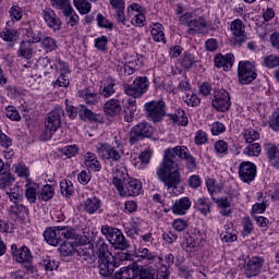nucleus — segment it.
Listing matches in <instances>:
<instances>
[{
  "instance_id": "e2e57ef3",
  "label": "nucleus",
  "mask_w": 279,
  "mask_h": 279,
  "mask_svg": "<svg viewBox=\"0 0 279 279\" xmlns=\"http://www.w3.org/2000/svg\"><path fill=\"white\" fill-rule=\"evenodd\" d=\"M9 12L12 21H21V19H23V9L19 5H13Z\"/></svg>"
},
{
  "instance_id": "4be33fe9",
  "label": "nucleus",
  "mask_w": 279,
  "mask_h": 279,
  "mask_svg": "<svg viewBox=\"0 0 279 279\" xmlns=\"http://www.w3.org/2000/svg\"><path fill=\"white\" fill-rule=\"evenodd\" d=\"M104 110L109 117H117L123 108L119 99H110L105 104Z\"/></svg>"
},
{
  "instance_id": "f3484780",
  "label": "nucleus",
  "mask_w": 279,
  "mask_h": 279,
  "mask_svg": "<svg viewBox=\"0 0 279 279\" xmlns=\"http://www.w3.org/2000/svg\"><path fill=\"white\" fill-rule=\"evenodd\" d=\"M204 29H208V22H206V19H204L203 16L192 19V22H190L187 34H190L191 36L195 34H204Z\"/></svg>"
},
{
  "instance_id": "5fc2aeb1",
  "label": "nucleus",
  "mask_w": 279,
  "mask_h": 279,
  "mask_svg": "<svg viewBox=\"0 0 279 279\" xmlns=\"http://www.w3.org/2000/svg\"><path fill=\"white\" fill-rule=\"evenodd\" d=\"M264 64L265 66H267V69H276V66H279V57H276L274 54L265 57Z\"/></svg>"
},
{
  "instance_id": "6ab92c4d",
  "label": "nucleus",
  "mask_w": 279,
  "mask_h": 279,
  "mask_svg": "<svg viewBox=\"0 0 279 279\" xmlns=\"http://www.w3.org/2000/svg\"><path fill=\"white\" fill-rule=\"evenodd\" d=\"M191 208V198L183 197L174 202L172 205L173 215H184Z\"/></svg>"
},
{
  "instance_id": "7c9ffc66",
  "label": "nucleus",
  "mask_w": 279,
  "mask_h": 279,
  "mask_svg": "<svg viewBox=\"0 0 279 279\" xmlns=\"http://www.w3.org/2000/svg\"><path fill=\"white\" fill-rule=\"evenodd\" d=\"M114 86H117V81L112 78H108L102 90H100V95L105 98L112 97V95L117 93V90L114 89Z\"/></svg>"
},
{
  "instance_id": "9b49d317",
  "label": "nucleus",
  "mask_w": 279,
  "mask_h": 279,
  "mask_svg": "<svg viewBox=\"0 0 279 279\" xmlns=\"http://www.w3.org/2000/svg\"><path fill=\"white\" fill-rule=\"evenodd\" d=\"M62 117H64V109L62 107H56L46 116L45 128L52 131H58L62 125Z\"/></svg>"
},
{
  "instance_id": "3c124183",
  "label": "nucleus",
  "mask_w": 279,
  "mask_h": 279,
  "mask_svg": "<svg viewBox=\"0 0 279 279\" xmlns=\"http://www.w3.org/2000/svg\"><path fill=\"white\" fill-rule=\"evenodd\" d=\"M95 47L98 51H108V37L101 36L95 39Z\"/></svg>"
},
{
  "instance_id": "6e6d98bb",
  "label": "nucleus",
  "mask_w": 279,
  "mask_h": 279,
  "mask_svg": "<svg viewBox=\"0 0 279 279\" xmlns=\"http://www.w3.org/2000/svg\"><path fill=\"white\" fill-rule=\"evenodd\" d=\"M80 117H84L85 119H88L89 121H97V116L95 112L86 108V106L81 105L80 109Z\"/></svg>"
},
{
  "instance_id": "c9c22d12",
  "label": "nucleus",
  "mask_w": 279,
  "mask_h": 279,
  "mask_svg": "<svg viewBox=\"0 0 279 279\" xmlns=\"http://www.w3.org/2000/svg\"><path fill=\"white\" fill-rule=\"evenodd\" d=\"M151 36L155 43H167V40H165V33L162 32V24L154 25Z\"/></svg>"
},
{
  "instance_id": "37998d69",
  "label": "nucleus",
  "mask_w": 279,
  "mask_h": 279,
  "mask_svg": "<svg viewBox=\"0 0 279 279\" xmlns=\"http://www.w3.org/2000/svg\"><path fill=\"white\" fill-rule=\"evenodd\" d=\"M124 93L125 95H128L129 97H133L134 99L143 97V94L134 83L131 85H124Z\"/></svg>"
},
{
  "instance_id": "ea45409f",
  "label": "nucleus",
  "mask_w": 279,
  "mask_h": 279,
  "mask_svg": "<svg viewBox=\"0 0 279 279\" xmlns=\"http://www.w3.org/2000/svg\"><path fill=\"white\" fill-rule=\"evenodd\" d=\"M74 5L76 10H78L80 14H88V12H90V9L93 8L90 5V2L86 0H74Z\"/></svg>"
},
{
  "instance_id": "79ce46f5",
  "label": "nucleus",
  "mask_w": 279,
  "mask_h": 279,
  "mask_svg": "<svg viewBox=\"0 0 279 279\" xmlns=\"http://www.w3.org/2000/svg\"><path fill=\"white\" fill-rule=\"evenodd\" d=\"M60 191L64 195V197H71L73 195V183L69 180H62L60 182Z\"/></svg>"
},
{
  "instance_id": "39448f33",
  "label": "nucleus",
  "mask_w": 279,
  "mask_h": 279,
  "mask_svg": "<svg viewBox=\"0 0 279 279\" xmlns=\"http://www.w3.org/2000/svg\"><path fill=\"white\" fill-rule=\"evenodd\" d=\"M154 279V274L149 270H141V266L135 263L120 268L119 271H116L113 279Z\"/></svg>"
},
{
  "instance_id": "c756f323",
  "label": "nucleus",
  "mask_w": 279,
  "mask_h": 279,
  "mask_svg": "<svg viewBox=\"0 0 279 279\" xmlns=\"http://www.w3.org/2000/svg\"><path fill=\"white\" fill-rule=\"evenodd\" d=\"M134 114H136V100L130 99L129 106L124 109V120L126 123L134 121Z\"/></svg>"
},
{
  "instance_id": "f704fd0d",
  "label": "nucleus",
  "mask_w": 279,
  "mask_h": 279,
  "mask_svg": "<svg viewBox=\"0 0 279 279\" xmlns=\"http://www.w3.org/2000/svg\"><path fill=\"white\" fill-rule=\"evenodd\" d=\"M41 47L47 51H56L58 49V41L52 37L45 36L41 38Z\"/></svg>"
},
{
  "instance_id": "e433bc0d",
  "label": "nucleus",
  "mask_w": 279,
  "mask_h": 279,
  "mask_svg": "<svg viewBox=\"0 0 279 279\" xmlns=\"http://www.w3.org/2000/svg\"><path fill=\"white\" fill-rule=\"evenodd\" d=\"M84 210L89 215H93L99 210V201L97 198H88L84 203Z\"/></svg>"
},
{
  "instance_id": "9d476101",
  "label": "nucleus",
  "mask_w": 279,
  "mask_h": 279,
  "mask_svg": "<svg viewBox=\"0 0 279 279\" xmlns=\"http://www.w3.org/2000/svg\"><path fill=\"white\" fill-rule=\"evenodd\" d=\"M211 106L219 112L230 110V94L226 89H215Z\"/></svg>"
},
{
  "instance_id": "2eb2a0df",
  "label": "nucleus",
  "mask_w": 279,
  "mask_h": 279,
  "mask_svg": "<svg viewBox=\"0 0 279 279\" xmlns=\"http://www.w3.org/2000/svg\"><path fill=\"white\" fill-rule=\"evenodd\" d=\"M43 16L48 27H50L54 32H60V29H62V21L60 20V17H58L53 10L45 9L43 11Z\"/></svg>"
},
{
  "instance_id": "de8ad7c7",
  "label": "nucleus",
  "mask_w": 279,
  "mask_h": 279,
  "mask_svg": "<svg viewBox=\"0 0 279 279\" xmlns=\"http://www.w3.org/2000/svg\"><path fill=\"white\" fill-rule=\"evenodd\" d=\"M26 36H27V38L32 39V45H34L36 43H40L43 40V38H45V35L43 34V32L34 31V29L27 31Z\"/></svg>"
},
{
  "instance_id": "4c0bfd02",
  "label": "nucleus",
  "mask_w": 279,
  "mask_h": 279,
  "mask_svg": "<svg viewBox=\"0 0 279 279\" xmlns=\"http://www.w3.org/2000/svg\"><path fill=\"white\" fill-rule=\"evenodd\" d=\"M59 252L62 256H73V254H75V246L73 245V242L64 241L60 245Z\"/></svg>"
},
{
  "instance_id": "c03bdc74",
  "label": "nucleus",
  "mask_w": 279,
  "mask_h": 279,
  "mask_svg": "<svg viewBox=\"0 0 279 279\" xmlns=\"http://www.w3.org/2000/svg\"><path fill=\"white\" fill-rule=\"evenodd\" d=\"M260 144L259 143H253V144H248V146L245 147L244 149V154L246 156H255L258 157L260 156Z\"/></svg>"
},
{
  "instance_id": "bf43d9fd",
  "label": "nucleus",
  "mask_w": 279,
  "mask_h": 279,
  "mask_svg": "<svg viewBox=\"0 0 279 279\" xmlns=\"http://www.w3.org/2000/svg\"><path fill=\"white\" fill-rule=\"evenodd\" d=\"M98 27H104L105 29H113L114 25L112 22L108 21L101 13L97 15Z\"/></svg>"
},
{
  "instance_id": "aec40b11",
  "label": "nucleus",
  "mask_w": 279,
  "mask_h": 279,
  "mask_svg": "<svg viewBox=\"0 0 279 279\" xmlns=\"http://www.w3.org/2000/svg\"><path fill=\"white\" fill-rule=\"evenodd\" d=\"M17 56L25 60H32V58H34V44L29 40L22 41L20 44Z\"/></svg>"
},
{
  "instance_id": "423d86ee",
  "label": "nucleus",
  "mask_w": 279,
  "mask_h": 279,
  "mask_svg": "<svg viewBox=\"0 0 279 279\" xmlns=\"http://www.w3.org/2000/svg\"><path fill=\"white\" fill-rule=\"evenodd\" d=\"M117 147L110 146V144H99L97 146V154L102 160H109L110 162H120L121 155L123 154V145L118 144Z\"/></svg>"
},
{
  "instance_id": "7ed1b4c3",
  "label": "nucleus",
  "mask_w": 279,
  "mask_h": 279,
  "mask_svg": "<svg viewBox=\"0 0 279 279\" xmlns=\"http://www.w3.org/2000/svg\"><path fill=\"white\" fill-rule=\"evenodd\" d=\"M44 239L48 245L56 246L61 241H64V239H77V233H75V230L71 229L70 227H54L48 228L44 232Z\"/></svg>"
},
{
  "instance_id": "473e14b6",
  "label": "nucleus",
  "mask_w": 279,
  "mask_h": 279,
  "mask_svg": "<svg viewBox=\"0 0 279 279\" xmlns=\"http://www.w3.org/2000/svg\"><path fill=\"white\" fill-rule=\"evenodd\" d=\"M133 84H135V87L140 90L142 95H145L149 88V80L147 76H137L135 77Z\"/></svg>"
},
{
  "instance_id": "338daca9",
  "label": "nucleus",
  "mask_w": 279,
  "mask_h": 279,
  "mask_svg": "<svg viewBox=\"0 0 279 279\" xmlns=\"http://www.w3.org/2000/svg\"><path fill=\"white\" fill-rule=\"evenodd\" d=\"M69 76L68 74L60 73V76L57 78L56 82H53V86H60L62 88H66L69 86Z\"/></svg>"
},
{
  "instance_id": "680f3d73",
  "label": "nucleus",
  "mask_w": 279,
  "mask_h": 279,
  "mask_svg": "<svg viewBox=\"0 0 279 279\" xmlns=\"http://www.w3.org/2000/svg\"><path fill=\"white\" fill-rule=\"evenodd\" d=\"M214 149L216 151V154H228V143H226V141L223 140H220V141H217L215 144H214Z\"/></svg>"
},
{
  "instance_id": "864d4df0",
  "label": "nucleus",
  "mask_w": 279,
  "mask_h": 279,
  "mask_svg": "<svg viewBox=\"0 0 279 279\" xmlns=\"http://www.w3.org/2000/svg\"><path fill=\"white\" fill-rule=\"evenodd\" d=\"M268 123L274 132H279V108L272 112Z\"/></svg>"
},
{
  "instance_id": "dca6fc26",
  "label": "nucleus",
  "mask_w": 279,
  "mask_h": 279,
  "mask_svg": "<svg viewBox=\"0 0 279 279\" xmlns=\"http://www.w3.org/2000/svg\"><path fill=\"white\" fill-rule=\"evenodd\" d=\"M199 243H201L199 232L186 233L183 240V250L190 253L197 252V247H199Z\"/></svg>"
},
{
  "instance_id": "a18cd8bd",
  "label": "nucleus",
  "mask_w": 279,
  "mask_h": 279,
  "mask_svg": "<svg viewBox=\"0 0 279 279\" xmlns=\"http://www.w3.org/2000/svg\"><path fill=\"white\" fill-rule=\"evenodd\" d=\"M53 197V186L52 185H45L40 193H39V199H43L44 202H49Z\"/></svg>"
},
{
  "instance_id": "09e8293b",
  "label": "nucleus",
  "mask_w": 279,
  "mask_h": 279,
  "mask_svg": "<svg viewBox=\"0 0 279 279\" xmlns=\"http://www.w3.org/2000/svg\"><path fill=\"white\" fill-rule=\"evenodd\" d=\"M170 119L173 123H180L183 126L189 125V118L184 116V111H179L178 114H170Z\"/></svg>"
},
{
  "instance_id": "f8f14e48",
  "label": "nucleus",
  "mask_w": 279,
  "mask_h": 279,
  "mask_svg": "<svg viewBox=\"0 0 279 279\" xmlns=\"http://www.w3.org/2000/svg\"><path fill=\"white\" fill-rule=\"evenodd\" d=\"M239 175L242 182L250 184L256 179V165L252 161H243L239 167Z\"/></svg>"
},
{
  "instance_id": "052dcab7",
  "label": "nucleus",
  "mask_w": 279,
  "mask_h": 279,
  "mask_svg": "<svg viewBox=\"0 0 279 279\" xmlns=\"http://www.w3.org/2000/svg\"><path fill=\"white\" fill-rule=\"evenodd\" d=\"M5 114L11 121H19L21 119V114H19V111H16V108L13 106L7 107Z\"/></svg>"
},
{
  "instance_id": "72a5a7b5",
  "label": "nucleus",
  "mask_w": 279,
  "mask_h": 279,
  "mask_svg": "<svg viewBox=\"0 0 279 279\" xmlns=\"http://www.w3.org/2000/svg\"><path fill=\"white\" fill-rule=\"evenodd\" d=\"M194 208L202 215H206L207 213H210V201H208V198H198L195 202Z\"/></svg>"
},
{
  "instance_id": "5701e85b",
  "label": "nucleus",
  "mask_w": 279,
  "mask_h": 279,
  "mask_svg": "<svg viewBox=\"0 0 279 279\" xmlns=\"http://www.w3.org/2000/svg\"><path fill=\"white\" fill-rule=\"evenodd\" d=\"M112 258L98 259V269L100 276L108 278L114 272V265L110 262Z\"/></svg>"
},
{
  "instance_id": "4468645a",
  "label": "nucleus",
  "mask_w": 279,
  "mask_h": 279,
  "mask_svg": "<svg viewBox=\"0 0 279 279\" xmlns=\"http://www.w3.org/2000/svg\"><path fill=\"white\" fill-rule=\"evenodd\" d=\"M231 32L234 36L233 45L236 47H241V45L247 40V36H245V26H243L241 20H235L231 23Z\"/></svg>"
},
{
  "instance_id": "0eeeda50",
  "label": "nucleus",
  "mask_w": 279,
  "mask_h": 279,
  "mask_svg": "<svg viewBox=\"0 0 279 279\" xmlns=\"http://www.w3.org/2000/svg\"><path fill=\"white\" fill-rule=\"evenodd\" d=\"M151 136H154V126L147 122H140L131 129L129 143L131 145H136L138 141H143V138H151Z\"/></svg>"
},
{
  "instance_id": "58836bf2",
  "label": "nucleus",
  "mask_w": 279,
  "mask_h": 279,
  "mask_svg": "<svg viewBox=\"0 0 279 279\" xmlns=\"http://www.w3.org/2000/svg\"><path fill=\"white\" fill-rule=\"evenodd\" d=\"M243 137L245 143H248V145H252L254 144L255 141H258V138H260V134L256 130L250 129L243 133Z\"/></svg>"
},
{
  "instance_id": "49530a36",
  "label": "nucleus",
  "mask_w": 279,
  "mask_h": 279,
  "mask_svg": "<svg viewBox=\"0 0 279 279\" xmlns=\"http://www.w3.org/2000/svg\"><path fill=\"white\" fill-rule=\"evenodd\" d=\"M181 64L183 69H192L193 64H195V56H193L191 52H185L181 60Z\"/></svg>"
},
{
  "instance_id": "774afa93",
  "label": "nucleus",
  "mask_w": 279,
  "mask_h": 279,
  "mask_svg": "<svg viewBox=\"0 0 279 279\" xmlns=\"http://www.w3.org/2000/svg\"><path fill=\"white\" fill-rule=\"evenodd\" d=\"M226 132V125L221 122H216L211 125V134L214 136H219V134H223Z\"/></svg>"
},
{
  "instance_id": "a211bd4d",
  "label": "nucleus",
  "mask_w": 279,
  "mask_h": 279,
  "mask_svg": "<svg viewBox=\"0 0 279 279\" xmlns=\"http://www.w3.org/2000/svg\"><path fill=\"white\" fill-rule=\"evenodd\" d=\"M234 64V54L228 53L226 56L218 54L215 58V66L217 69H223V71H230V68Z\"/></svg>"
},
{
  "instance_id": "c85d7f7f",
  "label": "nucleus",
  "mask_w": 279,
  "mask_h": 279,
  "mask_svg": "<svg viewBox=\"0 0 279 279\" xmlns=\"http://www.w3.org/2000/svg\"><path fill=\"white\" fill-rule=\"evenodd\" d=\"M52 8L56 10H62L63 14H69L71 9V0H50Z\"/></svg>"
},
{
  "instance_id": "b1692460",
  "label": "nucleus",
  "mask_w": 279,
  "mask_h": 279,
  "mask_svg": "<svg viewBox=\"0 0 279 279\" xmlns=\"http://www.w3.org/2000/svg\"><path fill=\"white\" fill-rule=\"evenodd\" d=\"M95 247L98 252V259L112 258V253H110L106 240L99 238L95 243Z\"/></svg>"
},
{
  "instance_id": "603ef678",
  "label": "nucleus",
  "mask_w": 279,
  "mask_h": 279,
  "mask_svg": "<svg viewBox=\"0 0 279 279\" xmlns=\"http://www.w3.org/2000/svg\"><path fill=\"white\" fill-rule=\"evenodd\" d=\"M216 204H217V206H218V208H225V209H222L220 213H221V215H230V210H228V209H226V208H230V206H231V203H230V201H228V198H218V199H216Z\"/></svg>"
},
{
  "instance_id": "6e6552de",
  "label": "nucleus",
  "mask_w": 279,
  "mask_h": 279,
  "mask_svg": "<svg viewBox=\"0 0 279 279\" xmlns=\"http://www.w3.org/2000/svg\"><path fill=\"white\" fill-rule=\"evenodd\" d=\"M238 77L240 84H252L258 77L256 64L250 61H240L238 65Z\"/></svg>"
},
{
  "instance_id": "a19ab883",
  "label": "nucleus",
  "mask_w": 279,
  "mask_h": 279,
  "mask_svg": "<svg viewBox=\"0 0 279 279\" xmlns=\"http://www.w3.org/2000/svg\"><path fill=\"white\" fill-rule=\"evenodd\" d=\"M37 66L41 71H44L45 74L53 71V65H51V59H49L48 57L39 58V60L37 61Z\"/></svg>"
},
{
  "instance_id": "20e7f679",
  "label": "nucleus",
  "mask_w": 279,
  "mask_h": 279,
  "mask_svg": "<svg viewBox=\"0 0 279 279\" xmlns=\"http://www.w3.org/2000/svg\"><path fill=\"white\" fill-rule=\"evenodd\" d=\"M101 234L106 236L116 250L125 251L130 247V242L125 239L123 232L117 228L105 225L101 227Z\"/></svg>"
},
{
  "instance_id": "1a4fd4ad",
  "label": "nucleus",
  "mask_w": 279,
  "mask_h": 279,
  "mask_svg": "<svg viewBox=\"0 0 279 279\" xmlns=\"http://www.w3.org/2000/svg\"><path fill=\"white\" fill-rule=\"evenodd\" d=\"M146 114L150 121L158 123L162 121V118L167 114V106L163 100H151L144 105Z\"/></svg>"
},
{
  "instance_id": "cd10ccee",
  "label": "nucleus",
  "mask_w": 279,
  "mask_h": 279,
  "mask_svg": "<svg viewBox=\"0 0 279 279\" xmlns=\"http://www.w3.org/2000/svg\"><path fill=\"white\" fill-rule=\"evenodd\" d=\"M141 271H150V274H154V279H169V267L162 265L158 271L151 268L144 269L141 266Z\"/></svg>"
},
{
  "instance_id": "69168bd1",
  "label": "nucleus",
  "mask_w": 279,
  "mask_h": 279,
  "mask_svg": "<svg viewBox=\"0 0 279 279\" xmlns=\"http://www.w3.org/2000/svg\"><path fill=\"white\" fill-rule=\"evenodd\" d=\"M61 154H63V156H66L68 158H73V156H76L77 154V146L75 145L64 146L61 149Z\"/></svg>"
},
{
  "instance_id": "f03ea898",
  "label": "nucleus",
  "mask_w": 279,
  "mask_h": 279,
  "mask_svg": "<svg viewBox=\"0 0 279 279\" xmlns=\"http://www.w3.org/2000/svg\"><path fill=\"white\" fill-rule=\"evenodd\" d=\"M123 172L117 170L112 184L119 191L121 197H136L143 193V183L138 179H125Z\"/></svg>"
},
{
  "instance_id": "a878e982",
  "label": "nucleus",
  "mask_w": 279,
  "mask_h": 279,
  "mask_svg": "<svg viewBox=\"0 0 279 279\" xmlns=\"http://www.w3.org/2000/svg\"><path fill=\"white\" fill-rule=\"evenodd\" d=\"M38 195V184L32 183L26 185L25 197L29 204H36Z\"/></svg>"
},
{
  "instance_id": "0e129e2a",
  "label": "nucleus",
  "mask_w": 279,
  "mask_h": 279,
  "mask_svg": "<svg viewBox=\"0 0 279 279\" xmlns=\"http://www.w3.org/2000/svg\"><path fill=\"white\" fill-rule=\"evenodd\" d=\"M194 141L196 145H206V143H208V135L206 132L199 130L197 131Z\"/></svg>"
},
{
  "instance_id": "ddd939ff",
  "label": "nucleus",
  "mask_w": 279,
  "mask_h": 279,
  "mask_svg": "<svg viewBox=\"0 0 279 279\" xmlns=\"http://www.w3.org/2000/svg\"><path fill=\"white\" fill-rule=\"evenodd\" d=\"M263 265H265V259H263V257H252L246 265H244V274L246 278H254V276H258V274H260V269H263Z\"/></svg>"
},
{
  "instance_id": "393cba45",
  "label": "nucleus",
  "mask_w": 279,
  "mask_h": 279,
  "mask_svg": "<svg viewBox=\"0 0 279 279\" xmlns=\"http://www.w3.org/2000/svg\"><path fill=\"white\" fill-rule=\"evenodd\" d=\"M15 260L16 263H22L23 265H25L27 263H32V260H34V256H32V252L27 246H22L20 248V253H17Z\"/></svg>"
},
{
  "instance_id": "2f4dec72",
  "label": "nucleus",
  "mask_w": 279,
  "mask_h": 279,
  "mask_svg": "<svg viewBox=\"0 0 279 279\" xmlns=\"http://www.w3.org/2000/svg\"><path fill=\"white\" fill-rule=\"evenodd\" d=\"M14 175L12 173L4 171L0 173V189H10L14 184Z\"/></svg>"
},
{
  "instance_id": "f257e3e1",
  "label": "nucleus",
  "mask_w": 279,
  "mask_h": 279,
  "mask_svg": "<svg viewBox=\"0 0 279 279\" xmlns=\"http://www.w3.org/2000/svg\"><path fill=\"white\" fill-rule=\"evenodd\" d=\"M185 160L187 169H197V159L191 155L189 147L175 146L165 150L163 160L157 169V178L166 189H178L182 183V174H180V162L178 160Z\"/></svg>"
},
{
  "instance_id": "8fccbe9b",
  "label": "nucleus",
  "mask_w": 279,
  "mask_h": 279,
  "mask_svg": "<svg viewBox=\"0 0 279 279\" xmlns=\"http://www.w3.org/2000/svg\"><path fill=\"white\" fill-rule=\"evenodd\" d=\"M63 16H65L66 23L71 27H75V25H77V23H80V16L77 15V13H75L73 8L69 12V14H63Z\"/></svg>"
},
{
  "instance_id": "4d7b16f0",
  "label": "nucleus",
  "mask_w": 279,
  "mask_h": 279,
  "mask_svg": "<svg viewBox=\"0 0 279 279\" xmlns=\"http://www.w3.org/2000/svg\"><path fill=\"white\" fill-rule=\"evenodd\" d=\"M172 228H174L177 232H184L186 228H189V221L184 219H175L172 222Z\"/></svg>"
},
{
  "instance_id": "bb28decb",
  "label": "nucleus",
  "mask_w": 279,
  "mask_h": 279,
  "mask_svg": "<svg viewBox=\"0 0 279 279\" xmlns=\"http://www.w3.org/2000/svg\"><path fill=\"white\" fill-rule=\"evenodd\" d=\"M266 154L271 165H274L276 169H279V144L278 146H268L266 148Z\"/></svg>"
},
{
  "instance_id": "412c9836",
  "label": "nucleus",
  "mask_w": 279,
  "mask_h": 279,
  "mask_svg": "<svg viewBox=\"0 0 279 279\" xmlns=\"http://www.w3.org/2000/svg\"><path fill=\"white\" fill-rule=\"evenodd\" d=\"M78 96L81 99H84L87 106H97V104H99V96L97 93H93V90L88 88L80 90Z\"/></svg>"
},
{
  "instance_id": "13d9d810",
  "label": "nucleus",
  "mask_w": 279,
  "mask_h": 279,
  "mask_svg": "<svg viewBox=\"0 0 279 279\" xmlns=\"http://www.w3.org/2000/svg\"><path fill=\"white\" fill-rule=\"evenodd\" d=\"M14 169L19 178H29V169H27V166H25V163H16Z\"/></svg>"
}]
</instances>
